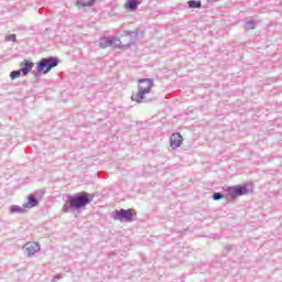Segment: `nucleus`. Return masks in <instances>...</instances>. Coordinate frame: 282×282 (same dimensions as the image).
<instances>
[{
  "instance_id": "1",
  "label": "nucleus",
  "mask_w": 282,
  "mask_h": 282,
  "mask_svg": "<svg viewBox=\"0 0 282 282\" xmlns=\"http://www.w3.org/2000/svg\"><path fill=\"white\" fill-rule=\"evenodd\" d=\"M94 194L79 192L74 195L66 196V203L62 207V213H72L74 210H83L94 202Z\"/></svg>"
},
{
  "instance_id": "2",
  "label": "nucleus",
  "mask_w": 282,
  "mask_h": 282,
  "mask_svg": "<svg viewBox=\"0 0 282 282\" xmlns=\"http://www.w3.org/2000/svg\"><path fill=\"white\" fill-rule=\"evenodd\" d=\"M153 85V79L151 78L139 79L138 93L132 94L131 100L139 104L151 102V99L147 97V94H151Z\"/></svg>"
},
{
  "instance_id": "3",
  "label": "nucleus",
  "mask_w": 282,
  "mask_h": 282,
  "mask_svg": "<svg viewBox=\"0 0 282 282\" xmlns=\"http://www.w3.org/2000/svg\"><path fill=\"white\" fill-rule=\"evenodd\" d=\"M61 59L56 56L43 57L36 64L39 74H50L54 67H58Z\"/></svg>"
},
{
  "instance_id": "4",
  "label": "nucleus",
  "mask_w": 282,
  "mask_h": 282,
  "mask_svg": "<svg viewBox=\"0 0 282 282\" xmlns=\"http://www.w3.org/2000/svg\"><path fill=\"white\" fill-rule=\"evenodd\" d=\"M115 47V50H122V41L116 36H102L99 39V47L101 50H107V47Z\"/></svg>"
},
{
  "instance_id": "5",
  "label": "nucleus",
  "mask_w": 282,
  "mask_h": 282,
  "mask_svg": "<svg viewBox=\"0 0 282 282\" xmlns=\"http://www.w3.org/2000/svg\"><path fill=\"white\" fill-rule=\"evenodd\" d=\"M113 219L117 221H133V209H117L113 213Z\"/></svg>"
},
{
  "instance_id": "6",
  "label": "nucleus",
  "mask_w": 282,
  "mask_h": 282,
  "mask_svg": "<svg viewBox=\"0 0 282 282\" xmlns=\"http://www.w3.org/2000/svg\"><path fill=\"white\" fill-rule=\"evenodd\" d=\"M227 193L230 199H235L236 197H241V195H248L250 189L246 185H236L227 188Z\"/></svg>"
},
{
  "instance_id": "7",
  "label": "nucleus",
  "mask_w": 282,
  "mask_h": 282,
  "mask_svg": "<svg viewBox=\"0 0 282 282\" xmlns=\"http://www.w3.org/2000/svg\"><path fill=\"white\" fill-rule=\"evenodd\" d=\"M122 36H129L130 42L128 44H122V50H129V47L135 45V41H138V36H140V30L134 31H123Z\"/></svg>"
},
{
  "instance_id": "8",
  "label": "nucleus",
  "mask_w": 282,
  "mask_h": 282,
  "mask_svg": "<svg viewBox=\"0 0 282 282\" xmlns=\"http://www.w3.org/2000/svg\"><path fill=\"white\" fill-rule=\"evenodd\" d=\"M26 257H34L36 252H41V245L39 242H28L23 247Z\"/></svg>"
},
{
  "instance_id": "9",
  "label": "nucleus",
  "mask_w": 282,
  "mask_h": 282,
  "mask_svg": "<svg viewBox=\"0 0 282 282\" xmlns=\"http://www.w3.org/2000/svg\"><path fill=\"white\" fill-rule=\"evenodd\" d=\"M184 142V137L180 132H175L170 137V147L171 149H180Z\"/></svg>"
},
{
  "instance_id": "10",
  "label": "nucleus",
  "mask_w": 282,
  "mask_h": 282,
  "mask_svg": "<svg viewBox=\"0 0 282 282\" xmlns=\"http://www.w3.org/2000/svg\"><path fill=\"white\" fill-rule=\"evenodd\" d=\"M20 66V72H22V76H28V74H30L32 72V68L34 67V62L24 59L23 62H21Z\"/></svg>"
},
{
  "instance_id": "11",
  "label": "nucleus",
  "mask_w": 282,
  "mask_h": 282,
  "mask_svg": "<svg viewBox=\"0 0 282 282\" xmlns=\"http://www.w3.org/2000/svg\"><path fill=\"white\" fill-rule=\"evenodd\" d=\"M35 206H39V199H36L34 195H30L28 198V203L23 204V208H35Z\"/></svg>"
},
{
  "instance_id": "12",
  "label": "nucleus",
  "mask_w": 282,
  "mask_h": 282,
  "mask_svg": "<svg viewBox=\"0 0 282 282\" xmlns=\"http://www.w3.org/2000/svg\"><path fill=\"white\" fill-rule=\"evenodd\" d=\"M9 213H10V215H21V214L25 213V207H23V206L21 207L19 205H11L9 207Z\"/></svg>"
},
{
  "instance_id": "13",
  "label": "nucleus",
  "mask_w": 282,
  "mask_h": 282,
  "mask_svg": "<svg viewBox=\"0 0 282 282\" xmlns=\"http://www.w3.org/2000/svg\"><path fill=\"white\" fill-rule=\"evenodd\" d=\"M96 3V0H77V4L82 8H91Z\"/></svg>"
},
{
  "instance_id": "14",
  "label": "nucleus",
  "mask_w": 282,
  "mask_h": 282,
  "mask_svg": "<svg viewBox=\"0 0 282 282\" xmlns=\"http://www.w3.org/2000/svg\"><path fill=\"white\" fill-rule=\"evenodd\" d=\"M189 9L199 10L202 8V2L199 0H189L187 1Z\"/></svg>"
},
{
  "instance_id": "15",
  "label": "nucleus",
  "mask_w": 282,
  "mask_h": 282,
  "mask_svg": "<svg viewBox=\"0 0 282 282\" xmlns=\"http://www.w3.org/2000/svg\"><path fill=\"white\" fill-rule=\"evenodd\" d=\"M126 8H128V10H131V12H135V10H138V0H128V2L126 3Z\"/></svg>"
},
{
  "instance_id": "16",
  "label": "nucleus",
  "mask_w": 282,
  "mask_h": 282,
  "mask_svg": "<svg viewBox=\"0 0 282 282\" xmlns=\"http://www.w3.org/2000/svg\"><path fill=\"white\" fill-rule=\"evenodd\" d=\"M243 28L246 31L254 30L257 28V23L254 22V20H250L245 23Z\"/></svg>"
},
{
  "instance_id": "17",
  "label": "nucleus",
  "mask_w": 282,
  "mask_h": 282,
  "mask_svg": "<svg viewBox=\"0 0 282 282\" xmlns=\"http://www.w3.org/2000/svg\"><path fill=\"white\" fill-rule=\"evenodd\" d=\"M21 74H23L21 69L11 72L10 73L11 80H17V78H21Z\"/></svg>"
},
{
  "instance_id": "18",
  "label": "nucleus",
  "mask_w": 282,
  "mask_h": 282,
  "mask_svg": "<svg viewBox=\"0 0 282 282\" xmlns=\"http://www.w3.org/2000/svg\"><path fill=\"white\" fill-rule=\"evenodd\" d=\"M213 199H214V202H219V199H224V194L220 192H215L213 194Z\"/></svg>"
},
{
  "instance_id": "19",
  "label": "nucleus",
  "mask_w": 282,
  "mask_h": 282,
  "mask_svg": "<svg viewBox=\"0 0 282 282\" xmlns=\"http://www.w3.org/2000/svg\"><path fill=\"white\" fill-rule=\"evenodd\" d=\"M6 41H11L12 43H17V34L6 35Z\"/></svg>"
},
{
  "instance_id": "20",
  "label": "nucleus",
  "mask_w": 282,
  "mask_h": 282,
  "mask_svg": "<svg viewBox=\"0 0 282 282\" xmlns=\"http://www.w3.org/2000/svg\"><path fill=\"white\" fill-rule=\"evenodd\" d=\"M64 274L58 273L56 275H54V278L51 280V282H57L61 281V279H63Z\"/></svg>"
},
{
  "instance_id": "21",
  "label": "nucleus",
  "mask_w": 282,
  "mask_h": 282,
  "mask_svg": "<svg viewBox=\"0 0 282 282\" xmlns=\"http://www.w3.org/2000/svg\"><path fill=\"white\" fill-rule=\"evenodd\" d=\"M208 1V3H217V1H219V0H207Z\"/></svg>"
},
{
  "instance_id": "22",
  "label": "nucleus",
  "mask_w": 282,
  "mask_h": 282,
  "mask_svg": "<svg viewBox=\"0 0 282 282\" xmlns=\"http://www.w3.org/2000/svg\"><path fill=\"white\" fill-rule=\"evenodd\" d=\"M34 76H39V73H34Z\"/></svg>"
}]
</instances>
